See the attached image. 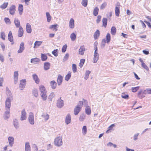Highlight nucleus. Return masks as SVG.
<instances>
[{"label":"nucleus","instance_id":"obj_41","mask_svg":"<svg viewBox=\"0 0 151 151\" xmlns=\"http://www.w3.org/2000/svg\"><path fill=\"white\" fill-rule=\"evenodd\" d=\"M91 73V71L88 70H87L86 71L85 73V75L84 77V79L86 80H87L89 78V74Z\"/></svg>","mask_w":151,"mask_h":151},{"label":"nucleus","instance_id":"obj_2","mask_svg":"<svg viewBox=\"0 0 151 151\" xmlns=\"http://www.w3.org/2000/svg\"><path fill=\"white\" fill-rule=\"evenodd\" d=\"M54 145L58 147H60L63 144L62 138L61 137L59 136L56 138L54 140Z\"/></svg>","mask_w":151,"mask_h":151},{"label":"nucleus","instance_id":"obj_59","mask_svg":"<svg viewBox=\"0 0 151 151\" xmlns=\"http://www.w3.org/2000/svg\"><path fill=\"white\" fill-rule=\"evenodd\" d=\"M106 42V40L105 39H104L102 40L101 43V47L102 48L104 47L105 45V44Z\"/></svg>","mask_w":151,"mask_h":151},{"label":"nucleus","instance_id":"obj_9","mask_svg":"<svg viewBox=\"0 0 151 151\" xmlns=\"http://www.w3.org/2000/svg\"><path fill=\"white\" fill-rule=\"evenodd\" d=\"M6 93L7 96V98L12 99V95L10 91L8 88H6Z\"/></svg>","mask_w":151,"mask_h":151},{"label":"nucleus","instance_id":"obj_43","mask_svg":"<svg viewBox=\"0 0 151 151\" xmlns=\"http://www.w3.org/2000/svg\"><path fill=\"white\" fill-rule=\"evenodd\" d=\"M70 38L72 41L75 40L76 39V35L74 33H73L70 35Z\"/></svg>","mask_w":151,"mask_h":151},{"label":"nucleus","instance_id":"obj_8","mask_svg":"<svg viewBox=\"0 0 151 151\" xmlns=\"http://www.w3.org/2000/svg\"><path fill=\"white\" fill-rule=\"evenodd\" d=\"M6 110L4 115L3 117L5 120H7L10 116V110L6 109Z\"/></svg>","mask_w":151,"mask_h":151},{"label":"nucleus","instance_id":"obj_50","mask_svg":"<svg viewBox=\"0 0 151 151\" xmlns=\"http://www.w3.org/2000/svg\"><path fill=\"white\" fill-rule=\"evenodd\" d=\"M103 25L106 27L107 24V19L106 18H103L102 19Z\"/></svg>","mask_w":151,"mask_h":151},{"label":"nucleus","instance_id":"obj_39","mask_svg":"<svg viewBox=\"0 0 151 151\" xmlns=\"http://www.w3.org/2000/svg\"><path fill=\"white\" fill-rule=\"evenodd\" d=\"M32 93L35 96L37 97L38 96L37 89L35 88H34L32 91Z\"/></svg>","mask_w":151,"mask_h":151},{"label":"nucleus","instance_id":"obj_60","mask_svg":"<svg viewBox=\"0 0 151 151\" xmlns=\"http://www.w3.org/2000/svg\"><path fill=\"white\" fill-rule=\"evenodd\" d=\"M5 22L7 24H10L11 23L10 20L8 18H4Z\"/></svg>","mask_w":151,"mask_h":151},{"label":"nucleus","instance_id":"obj_46","mask_svg":"<svg viewBox=\"0 0 151 151\" xmlns=\"http://www.w3.org/2000/svg\"><path fill=\"white\" fill-rule=\"evenodd\" d=\"M116 32V29L115 27H112L111 29V33L113 35H115Z\"/></svg>","mask_w":151,"mask_h":151},{"label":"nucleus","instance_id":"obj_14","mask_svg":"<svg viewBox=\"0 0 151 151\" xmlns=\"http://www.w3.org/2000/svg\"><path fill=\"white\" fill-rule=\"evenodd\" d=\"M99 54L98 53H94V57L93 58V62L96 63L99 60Z\"/></svg>","mask_w":151,"mask_h":151},{"label":"nucleus","instance_id":"obj_55","mask_svg":"<svg viewBox=\"0 0 151 151\" xmlns=\"http://www.w3.org/2000/svg\"><path fill=\"white\" fill-rule=\"evenodd\" d=\"M106 42L107 43H109L111 40V36L110 34L108 33L107 34L106 36Z\"/></svg>","mask_w":151,"mask_h":151},{"label":"nucleus","instance_id":"obj_57","mask_svg":"<svg viewBox=\"0 0 151 151\" xmlns=\"http://www.w3.org/2000/svg\"><path fill=\"white\" fill-rule=\"evenodd\" d=\"M69 57V54L68 53H66L65 56H64V58L63 59V62H64L66 61L68 59Z\"/></svg>","mask_w":151,"mask_h":151},{"label":"nucleus","instance_id":"obj_34","mask_svg":"<svg viewBox=\"0 0 151 151\" xmlns=\"http://www.w3.org/2000/svg\"><path fill=\"white\" fill-rule=\"evenodd\" d=\"M47 93H43L40 94L41 96L43 101H45L47 99Z\"/></svg>","mask_w":151,"mask_h":151},{"label":"nucleus","instance_id":"obj_36","mask_svg":"<svg viewBox=\"0 0 151 151\" xmlns=\"http://www.w3.org/2000/svg\"><path fill=\"white\" fill-rule=\"evenodd\" d=\"M86 113L89 115L91 113V110L90 107L89 106H87L85 109Z\"/></svg>","mask_w":151,"mask_h":151},{"label":"nucleus","instance_id":"obj_15","mask_svg":"<svg viewBox=\"0 0 151 151\" xmlns=\"http://www.w3.org/2000/svg\"><path fill=\"white\" fill-rule=\"evenodd\" d=\"M18 71H15L14 73V83L16 84L17 82L18 77Z\"/></svg>","mask_w":151,"mask_h":151},{"label":"nucleus","instance_id":"obj_19","mask_svg":"<svg viewBox=\"0 0 151 151\" xmlns=\"http://www.w3.org/2000/svg\"><path fill=\"white\" fill-rule=\"evenodd\" d=\"M69 27L71 29H73L74 27V21L73 18H71L69 22Z\"/></svg>","mask_w":151,"mask_h":151},{"label":"nucleus","instance_id":"obj_47","mask_svg":"<svg viewBox=\"0 0 151 151\" xmlns=\"http://www.w3.org/2000/svg\"><path fill=\"white\" fill-rule=\"evenodd\" d=\"M71 76V73L70 72H68V74L66 75L65 80L67 81H68L70 79V78Z\"/></svg>","mask_w":151,"mask_h":151},{"label":"nucleus","instance_id":"obj_21","mask_svg":"<svg viewBox=\"0 0 151 151\" xmlns=\"http://www.w3.org/2000/svg\"><path fill=\"white\" fill-rule=\"evenodd\" d=\"M23 29L21 26H20L18 31V36L19 37H22L23 34Z\"/></svg>","mask_w":151,"mask_h":151},{"label":"nucleus","instance_id":"obj_24","mask_svg":"<svg viewBox=\"0 0 151 151\" xmlns=\"http://www.w3.org/2000/svg\"><path fill=\"white\" fill-rule=\"evenodd\" d=\"M13 124L14 127L16 129H18L19 128V124L17 119H14L13 121Z\"/></svg>","mask_w":151,"mask_h":151},{"label":"nucleus","instance_id":"obj_29","mask_svg":"<svg viewBox=\"0 0 151 151\" xmlns=\"http://www.w3.org/2000/svg\"><path fill=\"white\" fill-rule=\"evenodd\" d=\"M100 33L99 30H97L94 33L93 36L94 38L95 39H97L99 37Z\"/></svg>","mask_w":151,"mask_h":151},{"label":"nucleus","instance_id":"obj_44","mask_svg":"<svg viewBox=\"0 0 151 151\" xmlns=\"http://www.w3.org/2000/svg\"><path fill=\"white\" fill-rule=\"evenodd\" d=\"M46 17L47 18V21L48 22H50L51 19V17L49 13L48 12H47L46 13Z\"/></svg>","mask_w":151,"mask_h":151},{"label":"nucleus","instance_id":"obj_5","mask_svg":"<svg viewBox=\"0 0 151 151\" xmlns=\"http://www.w3.org/2000/svg\"><path fill=\"white\" fill-rule=\"evenodd\" d=\"M27 119V114L24 109H23L21 111L20 116V120L23 121L26 120Z\"/></svg>","mask_w":151,"mask_h":151},{"label":"nucleus","instance_id":"obj_64","mask_svg":"<svg viewBox=\"0 0 151 151\" xmlns=\"http://www.w3.org/2000/svg\"><path fill=\"white\" fill-rule=\"evenodd\" d=\"M5 35L4 32H1V38L4 40H5Z\"/></svg>","mask_w":151,"mask_h":151},{"label":"nucleus","instance_id":"obj_13","mask_svg":"<svg viewBox=\"0 0 151 151\" xmlns=\"http://www.w3.org/2000/svg\"><path fill=\"white\" fill-rule=\"evenodd\" d=\"M71 119L70 115L69 114H67L65 119V122L66 124L68 125L70 123Z\"/></svg>","mask_w":151,"mask_h":151},{"label":"nucleus","instance_id":"obj_52","mask_svg":"<svg viewBox=\"0 0 151 151\" xmlns=\"http://www.w3.org/2000/svg\"><path fill=\"white\" fill-rule=\"evenodd\" d=\"M88 4V0H82L81 2L82 5L84 7H86Z\"/></svg>","mask_w":151,"mask_h":151},{"label":"nucleus","instance_id":"obj_61","mask_svg":"<svg viewBox=\"0 0 151 151\" xmlns=\"http://www.w3.org/2000/svg\"><path fill=\"white\" fill-rule=\"evenodd\" d=\"M67 47V46L66 44L64 45L63 46L62 49V51L63 52H64L66 51Z\"/></svg>","mask_w":151,"mask_h":151},{"label":"nucleus","instance_id":"obj_16","mask_svg":"<svg viewBox=\"0 0 151 151\" xmlns=\"http://www.w3.org/2000/svg\"><path fill=\"white\" fill-rule=\"evenodd\" d=\"M15 11V6L14 5L12 6L9 9V13L10 14L13 15Z\"/></svg>","mask_w":151,"mask_h":151},{"label":"nucleus","instance_id":"obj_33","mask_svg":"<svg viewBox=\"0 0 151 151\" xmlns=\"http://www.w3.org/2000/svg\"><path fill=\"white\" fill-rule=\"evenodd\" d=\"M8 39L10 42H12L13 41V37L12 33L11 31H10L8 34Z\"/></svg>","mask_w":151,"mask_h":151},{"label":"nucleus","instance_id":"obj_22","mask_svg":"<svg viewBox=\"0 0 151 151\" xmlns=\"http://www.w3.org/2000/svg\"><path fill=\"white\" fill-rule=\"evenodd\" d=\"M85 51V48L84 46H81L79 50V54L81 55H83Z\"/></svg>","mask_w":151,"mask_h":151},{"label":"nucleus","instance_id":"obj_54","mask_svg":"<svg viewBox=\"0 0 151 151\" xmlns=\"http://www.w3.org/2000/svg\"><path fill=\"white\" fill-rule=\"evenodd\" d=\"M139 88V86H138L135 87H132L131 88L132 91L133 92H136Z\"/></svg>","mask_w":151,"mask_h":151},{"label":"nucleus","instance_id":"obj_7","mask_svg":"<svg viewBox=\"0 0 151 151\" xmlns=\"http://www.w3.org/2000/svg\"><path fill=\"white\" fill-rule=\"evenodd\" d=\"M12 99L6 98L5 101L6 109L10 110L11 106V100Z\"/></svg>","mask_w":151,"mask_h":151},{"label":"nucleus","instance_id":"obj_48","mask_svg":"<svg viewBox=\"0 0 151 151\" xmlns=\"http://www.w3.org/2000/svg\"><path fill=\"white\" fill-rule=\"evenodd\" d=\"M99 11V9L97 7H96L94 8L93 11V14L95 16H96L98 15Z\"/></svg>","mask_w":151,"mask_h":151},{"label":"nucleus","instance_id":"obj_27","mask_svg":"<svg viewBox=\"0 0 151 151\" xmlns=\"http://www.w3.org/2000/svg\"><path fill=\"white\" fill-rule=\"evenodd\" d=\"M142 93L144 94H147L146 91H145V90L143 91H139L138 93V97L140 99H142L145 96L141 95Z\"/></svg>","mask_w":151,"mask_h":151},{"label":"nucleus","instance_id":"obj_62","mask_svg":"<svg viewBox=\"0 0 151 151\" xmlns=\"http://www.w3.org/2000/svg\"><path fill=\"white\" fill-rule=\"evenodd\" d=\"M58 49L55 50L52 52V53L55 56H58Z\"/></svg>","mask_w":151,"mask_h":151},{"label":"nucleus","instance_id":"obj_38","mask_svg":"<svg viewBox=\"0 0 151 151\" xmlns=\"http://www.w3.org/2000/svg\"><path fill=\"white\" fill-rule=\"evenodd\" d=\"M115 13L116 15L118 17L120 13L119 7L116 6L115 8Z\"/></svg>","mask_w":151,"mask_h":151},{"label":"nucleus","instance_id":"obj_49","mask_svg":"<svg viewBox=\"0 0 151 151\" xmlns=\"http://www.w3.org/2000/svg\"><path fill=\"white\" fill-rule=\"evenodd\" d=\"M87 129L86 126H84L83 127L82 129V133L83 134L85 135L86 133Z\"/></svg>","mask_w":151,"mask_h":151},{"label":"nucleus","instance_id":"obj_11","mask_svg":"<svg viewBox=\"0 0 151 151\" xmlns=\"http://www.w3.org/2000/svg\"><path fill=\"white\" fill-rule=\"evenodd\" d=\"M8 140L9 146L11 147H12L14 143V138L12 137H9L8 138Z\"/></svg>","mask_w":151,"mask_h":151},{"label":"nucleus","instance_id":"obj_45","mask_svg":"<svg viewBox=\"0 0 151 151\" xmlns=\"http://www.w3.org/2000/svg\"><path fill=\"white\" fill-rule=\"evenodd\" d=\"M121 97L122 98L125 99H128L129 98V95L125 93H122Z\"/></svg>","mask_w":151,"mask_h":151},{"label":"nucleus","instance_id":"obj_25","mask_svg":"<svg viewBox=\"0 0 151 151\" xmlns=\"http://www.w3.org/2000/svg\"><path fill=\"white\" fill-rule=\"evenodd\" d=\"M14 22L16 27L19 28L21 26H20V22L18 19L16 18H15Z\"/></svg>","mask_w":151,"mask_h":151},{"label":"nucleus","instance_id":"obj_4","mask_svg":"<svg viewBox=\"0 0 151 151\" xmlns=\"http://www.w3.org/2000/svg\"><path fill=\"white\" fill-rule=\"evenodd\" d=\"M56 106L57 107L60 108L64 106V101L62 100L61 97L59 98L57 100Z\"/></svg>","mask_w":151,"mask_h":151},{"label":"nucleus","instance_id":"obj_30","mask_svg":"<svg viewBox=\"0 0 151 151\" xmlns=\"http://www.w3.org/2000/svg\"><path fill=\"white\" fill-rule=\"evenodd\" d=\"M50 85L52 89H55L56 87L57 83L54 81H52L50 82Z\"/></svg>","mask_w":151,"mask_h":151},{"label":"nucleus","instance_id":"obj_40","mask_svg":"<svg viewBox=\"0 0 151 151\" xmlns=\"http://www.w3.org/2000/svg\"><path fill=\"white\" fill-rule=\"evenodd\" d=\"M86 118V115L84 114H82L80 115L79 120L80 122L83 121Z\"/></svg>","mask_w":151,"mask_h":151},{"label":"nucleus","instance_id":"obj_20","mask_svg":"<svg viewBox=\"0 0 151 151\" xmlns=\"http://www.w3.org/2000/svg\"><path fill=\"white\" fill-rule=\"evenodd\" d=\"M50 64L49 62H45L44 63V69L45 70H49L50 67Z\"/></svg>","mask_w":151,"mask_h":151},{"label":"nucleus","instance_id":"obj_26","mask_svg":"<svg viewBox=\"0 0 151 151\" xmlns=\"http://www.w3.org/2000/svg\"><path fill=\"white\" fill-rule=\"evenodd\" d=\"M25 151H31L30 146L29 143L28 142L25 143Z\"/></svg>","mask_w":151,"mask_h":151},{"label":"nucleus","instance_id":"obj_35","mask_svg":"<svg viewBox=\"0 0 151 151\" xmlns=\"http://www.w3.org/2000/svg\"><path fill=\"white\" fill-rule=\"evenodd\" d=\"M42 41H36L34 44V48H35L38 47L42 43Z\"/></svg>","mask_w":151,"mask_h":151},{"label":"nucleus","instance_id":"obj_58","mask_svg":"<svg viewBox=\"0 0 151 151\" xmlns=\"http://www.w3.org/2000/svg\"><path fill=\"white\" fill-rule=\"evenodd\" d=\"M85 59H81L80 60V61L79 65V66H80V68H82V67L83 66V65L85 62Z\"/></svg>","mask_w":151,"mask_h":151},{"label":"nucleus","instance_id":"obj_6","mask_svg":"<svg viewBox=\"0 0 151 151\" xmlns=\"http://www.w3.org/2000/svg\"><path fill=\"white\" fill-rule=\"evenodd\" d=\"M26 84V80L23 79L20 81L19 87L21 90H22L24 88Z\"/></svg>","mask_w":151,"mask_h":151},{"label":"nucleus","instance_id":"obj_63","mask_svg":"<svg viewBox=\"0 0 151 151\" xmlns=\"http://www.w3.org/2000/svg\"><path fill=\"white\" fill-rule=\"evenodd\" d=\"M142 66L144 69H145L147 71H148L149 69L148 67L144 63H142Z\"/></svg>","mask_w":151,"mask_h":151},{"label":"nucleus","instance_id":"obj_53","mask_svg":"<svg viewBox=\"0 0 151 151\" xmlns=\"http://www.w3.org/2000/svg\"><path fill=\"white\" fill-rule=\"evenodd\" d=\"M8 4V3L5 2L4 4L0 6V8L2 9H5L7 6Z\"/></svg>","mask_w":151,"mask_h":151},{"label":"nucleus","instance_id":"obj_51","mask_svg":"<svg viewBox=\"0 0 151 151\" xmlns=\"http://www.w3.org/2000/svg\"><path fill=\"white\" fill-rule=\"evenodd\" d=\"M41 58L42 60L43 61L46 60L47 59V57L45 54H42Z\"/></svg>","mask_w":151,"mask_h":151},{"label":"nucleus","instance_id":"obj_37","mask_svg":"<svg viewBox=\"0 0 151 151\" xmlns=\"http://www.w3.org/2000/svg\"><path fill=\"white\" fill-rule=\"evenodd\" d=\"M55 95L54 93L52 92L50 93V94L49 95L48 100L49 101H51L53 97H55Z\"/></svg>","mask_w":151,"mask_h":151},{"label":"nucleus","instance_id":"obj_10","mask_svg":"<svg viewBox=\"0 0 151 151\" xmlns=\"http://www.w3.org/2000/svg\"><path fill=\"white\" fill-rule=\"evenodd\" d=\"M25 48L24 47V44L23 42H22L19 46V49L17 51L18 53H22L24 50Z\"/></svg>","mask_w":151,"mask_h":151},{"label":"nucleus","instance_id":"obj_31","mask_svg":"<svg viewBox=\"0 0 151 151\" xmlns=\"http://www.w3.org/2000/svg\"><path fill=\"white\" fill-rule=\"evenodd\" d=\"M41 116L44 118L45 121V122L47 121L49 118V115L47 113H43Z\"/></svg>","mask_w":151,"mask_h":151},{"label":"nucleus","instance_id":"obj_56","mask_svg":"<svg viewBox=\"0 0 151 151\" xmlns=\"http://www.w3.org/2000/svg\"><path fill=\"white\" fill-rule=\"evenodd\" d=\"M72 70L73 73H75L77 72V67L76 65L74 64H73L72 65Z\"/></svg>","mask_w":151,"mask_h":151},{"label":"nucleus","instance_id":"obj_32","mask_svg":"<svg viewBox=\"0 0 151 151\" xmlns=\"http://www.w3.org/2000/svg\"><path fill=\"white\" fill-rule=\"evenodd\" d=\"M23 9V6L22 4H19L18 7V11L19 14L21 15L22 14Z\"/></svg>","mask_w":151,"mask_h":151},{"label":"nucleus","instance_id":"obj_18","mask_svg":"<svg viewBox=\"0 0 151 151\" xmlns=\"http://www.w3.org/2000/svg\"><path fill=\"white\" fill-rule=\"evenodd\" d=\"M63 79V78L61 75H58L57 80L58 84V86H60L61 85Z\"/></svg>","mask_w":151,"mask_h":151},{"label":"nucleus","instance_id":"obj_12","mask_svg":"<svg viewBox=\"0 0 151 151\" xmlns=\"http://www.w3.org/2000/svg\"><path fill=\"white\" fill-rule=\"evenodd\" d=\"M32 77L35 82L37 84H39L40 82V79L37 75L35 73L33 74L32 75Z\"/></svg>","mask_w":151,"mask_h":151},{"label":"nucleus","instance_id":"obj_1","mask_svg":"<svg viewBox=\"0 0 151 151\" xmlns=\"http://www.w3.org/2000/svg\"><path fill=\"white\" fill-rule=\"evenodd\" d=\"M83 104V101H79L77 106L75 107L74 109V114L75 115H77L82 108Z\"/></svg>","mask_w":151,"mask_h":151},{"label":"nucleus","instance_id":"obj_23","mask_svg":"<svg viewBox=\"0 0 151 151\" xmlns=\"http://www.w3.org/2000/svg\"><path fill=\"white\" fill-rule=\"evenodd\" d=\"M26 31L27 33H30L32 31L31 25L29 23L27 24L26 25Z\"/></svg>","mask_w":151,"mask_h":151},{"label":"nucleus","instance_id":"obj_42","mask_svg":"<svg viewBox=\"0 0 151 151\" xmlns=\"http://www.w3.org/2000/svg\"><path fill=\"white\" fill-rule=\"evenodd\" d=\"M40 59L37 58L31 59V62L32 63H38L40 61Z\"/></svg>","mask_w":151,"mask_h":151},{"label":"nucleus","instance_id":"obj_17","mask_svg":"<svg viewBox=\"0 0 151 151\" xmlns=\"http://www.w3.org/2000/svg\"><path fill=\"white\" fill-rule=\"evenodd\" d=\"M39 90L40 92V93H47V91L46 90L45 88L42 85H41L39 87Z\"/></svg>","mask_w":151,"mask_h":151},{"label":"nucleus","instance_id":"obj_28","mask_svg":"<svg viewBox=\"0 0 151 151\" xmlns=\"http://www.w3.org/2000/svg\"><path fill=\"white\" fill-rule=\"evenodd\" d=\"M58 26V25L57 24L52 25L50 26L49 28L50 29H53V31L56 32L58 30V28L57 27Z\"/></svg>","mask_w":151,"mask_h":151},{"label":"nucleus","instance_id":"obj_3","mask_svg":"<svg viewBox=\"0 0 151 151\" xmlns=\"http://www.w3.org/2000/svg\"><path fill=\"white\" fill-rule=\"evenodd\" d=\"M28 121L30 124L33 125L35 124L34 119V115L32 112H30L29 114L28 117Z\"/></svg>","mask_w":151,"mask_h":151}]
</instances>
